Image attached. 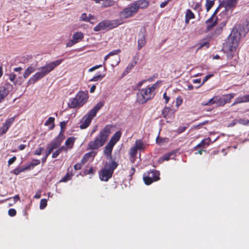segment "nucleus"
<instances>
[{
  "label": "nucleus",
  "instance_id": "obj_41",
  "mask_svg": "<svg viewBox=\"0 0 249 249\" xmlns=\"http://www.w3.org/2000/svg\"><path fill=\"white\" fill-rule=\"evenodd\" d=\"M114 4V1L113 0H106L102 4V6L103 7H107L112 6Z\"/></svg>",
  "mask_w": 249,
  "mask_h": 249
},
{
  "label": "nucleus",
  "instance_id": "obj_2",
  "mask_svg": "<svg viewBox=\"0 0 249 249\" xmlns=\"http://www.w3.org/2000/svg\"><path fill=\"white\" fill-rule=\"evenodd\" d=\"M161 80H158L151 86L140 89L137 94V102L140 104H143L154 98L156 90L161 83Z\"/></svg>",
  "mask_w": 249,
  "mask_h": 249
},
{
  "label": "nucleus",
  "instance_id": "obj_62",
  "mask_svg": "<svg viewBox=\"0 0 249 249\" xmlns=\"http://www.w3.org/2000/svg\"><path fill=\"white\" fill-rule=\"evenodd\" d=\"M41 151H40V150L39 149V148H38L37 149H36L35 151H34V154L35 155H37V156H39L41 154Z\"/></svg>",
  "mask_w": 249,
  "mask_h": 249
},
{
  "label": "nucleus",
  "instance_id": "obj_27",
  "mask_svg": "<svg viewBox=\"0 0 249 249\" xmlns=\"http://www.w3.org/2000/svg\"><path fill=\"white\" fill-rule=\"evenodd\" d=\"M226 23L225 22H222L214 30L213 35L214 36H218L220 35L223 30V27L225 26Z\"/></svg>",
  "mask_w": 249,
  "mask_h": 249
},
{
  "label": "nucleus",
  "instance_id": "obj_17",
  "mask_svg": "<svg viewBox=\"0 0 249 249\" xmlns=\"http://www.w3.org/2000/svg\"><path fill=\"white\" fill-rule=\"evenodd\" d=\"M66 122L65 121H62L60 122V126L61 127L60 132L59 134V135L55 138L53 140L55 141V142L61 144L63 142V140L65 138V137L64 136V133L65 131V129L66 125Z\"/></svg>",
  "mask_w": 249,
  "mask_h": 249
},
{
  "label": "nucleus",
  "instance_id": "obj_34",
  "mask_svg": "<svg viewBox=\"0 0 249 249\" xmlns=\"http://www.w3.org/2000/svg\"><path fill=\"white\" fill-rule=\"evenodd\" d=\"M73 176V174L72 172L70 173L69 172H68L66 175L60 179V182H66L68 181L71 180Z\"/></svg>",
  "mask_w": 249,
  "mask_h": 249
},
{
  "label": "nucleus",
  "instance_id": "obj_20",
  "mask_svg": "<svg viewBox=\"0 0 249 249\" xmlns=\"http://www.w3.org/2000/svg\"><path fill=\"white\" fill-rule=\"evenodd\" d=\"M97 152L91 151L87 153H86L83 157L81 162L82 163H86L88 160H89L90 158H92L93 159L96 155H97Z\"/></svg>",
  "mask_w": 249,
  "mask_h": 249
},
{
  "label": "nucleus",
  "instance_id": "obj_5",
  "mask_svg": "<svg viewBox=\"0 0 249 249\" xmlns=\"http://www.w3.org/2000/svg\"><path fill=\"white\" fill-rule=\"evenodd\" d=\"M89 98L87 91L80 90L77 92L75 97L70 99L68 106L71 108H80L88 102Z\"/></svg>",
  "mask_w": 249,
  "mask_h": 249
},
{
  "label": "nucleus",
  "instance_id": "obj_33",
  "mask_svg": "<svg viewBox=\"0 0 249 249\" xmlns=\"http://www.w3.org/2000/svg\"><path fill=\"white\" fill-rule=\"evenodd\" d=\"M35 71V69L32 67L30 66L28 67L25 71L23 73V77L25 79L27 78L30 74L34 72Z\"/></svg>",
  "mask_w": 249,
  "mask_h": 249
},
{
  "label": "nucleus",
  "instance_id": "obj_6",
  "mask_svg": "<svg viewBox=\"0 0 249 249\" xmlns=\"http://www.w3.org/2000/svg\"><path fill=\"white\" fill-rule=\"evenodd\" d=\"M118 165V163L113 160L106 162L104 167L99 173L100 179L102 181H107L112 177L114 171Z\"/></svg>",
  "mask_w": 249,
  "mask_h": 249
},
{
  "label": "nucleus",
  "instance_id": "obj_43",
  "mask_svg": "<svg viewBox=\"0 0 249 249\" xmlns=\"http://www.w3.org/2000/svg\"><path fill=\"white\" fill-rule=\"evenodd\" d=\"M137 147H135L134 146L132 147L129 152L130 157L132 158L135 157L137 154Z\"/></svg>",
  "mask_w": 249,
  "mask_h": 249
},
{
  "label": "nucleus",
  "instance_id": "obj_57",
  "mask_svg": "<svg viewBox=\"0 0 249 249\" xmlns=\"http://www.w3.org/2000/svg\"><path fill=\"white\" fill-rule=\"evenodd\" d=\"M187 128L186 126H180L178 129V132L179 133L183 132Z\"/></svg>",
  "mask_w": 249,
  "mask_h": 249
},
{
  "label": "nucleus",
  "instance_id": "obj_51",
  "mask_svg": "<svg viewBox=\"0 0 249 249\" xmlns=\"http://www.w3.org/2000/svg\"><path fill=\"white\" fill-rule=\"evenodd\" d=\"M121 51L120 49L113 50L108 53L110 56L114 55L119 53Z\"/></svg>",
  "mask_w": 249,
  "mask_h": 249
},
{
  "label": "nucleus",
  "instance_id": "obj_28",
  "mask_svg": "<svg viewBox=\"0 0 249 249\" xmlns=\"http://www.w3.org/2000/svg\"><path fill=\"white\" fill-rule=\"evenodd\" d=\"M235 95V93H232L226 94L225 96V98H222L221 100L222 103H221V105H225L227 103H230L231 102V99H232L234 96Z\"/></svg>",
  "mask_w": 249,
  "mask_h": 249
},
{
  "label": "nucleus",
  "instance_id": "obj_7",
  "mask_svg": "<svg viewBox=\"0 0 249 249\" xmlns=\"http://www.w3.org/2000/svg\"><path fill=\"white\" fill-rule=\"evenodd\" d=\"M103 102L97 103L87 114L84 115L81 122L80 128L82 129L87 128L91 123V120L96 115L98 111L104 106Z\"/></svg>",
  "mask_w": 249,
  "mask_h": 249
},
{
  "label": "nucleus",
  "instance_id": "obj_59",
  "mask_svg": "<svg viewBox=\"0 0 249 249\" xmlns=\"http://www.w3.org/2000/svg\"><path fill=\"white\" fill-rule=\"evenodd\" d=\"M163 98L165 100V104H167L170 100V97L166 95V93L165 92L163 95Z\"/></svg>",
  "mask_w": 249,
  "mask_h": 249
},
{
  "label": "nucleus",
  "instance_id": "obj_8",
  "mask_svg": "<svg viewBox=\"0 0 249 249\" xmlns=\"http://www.w3.org/2000/svg\"><path fill=\"white\" fill-rule=\"evenodd\" d=\"M123 23V19L121 18L111 20H104L100 22L95 26L93 28V30L95 32H98L107 29H112Z\"/></svg>",
  "mask_w": 249,
  "mask_h": 249
},
{
  "label": "nucleus",
  "instance_id": "obj_11",
  "mask_svg": "<svg viewBox=\"0 0 249 249\" xmlns=\"http://www.w3.org/2000/svg\"><path fill=\"white\" fill-rule=\"evenodd\" d=\"M61 144L53 140L47 144V148L45 150V155L42 158L41 161L42 164L46 162L48 157L53 151L54 149H56L60 146Z\"/></svg>",
  "mask_w": 249,
  "mask_h": 249
},
{
  "label": "nucleus",
  "instance_id": "obj_23",
  "mask_svg": "<svg viewBox=\"0 0 249 249\" xmlns=\"http://www.w3.org/2000/svg\"><path fill=\"white\" fill-rule=\"evenodd\" d=\"M211 142V140L210 138L203 139L201 141V142L199 143H198L196 146L194 147V149L195 150H196L197 148H203L205 147V146L206 145L208 146L210 144Z\"/></svg>",
  "mask_w": 249,
  "mask_h": 249
},
{
  "label": "nucleus",
  "instance_id": "obj_44",
  "mask_svg": "<svg viewBox=\"0 0 249 249\" xmlns=\"http://www.w3.org/2000/svg\"><path fill=\"white\" fill-rule=\"evenodd\" d=\"M47 205V201L46 199H42L40 202V209L42 210L44 209Z\"/></svg>",
  "mask_w": 249,
  "mask_h": 249
},
{
  "label": "nucleus",
  "instance_id": "obj_22",
  "mask_svg": "<svg viewBox=\"0 0 249 249\" xmlns=\"http://www.w3.org/2000/svg\"><path fill=\"white\" fill-rule=\"evenodd\" d=\"M121 132L120 131H117L112 136L109 142L111 144L115 145L117 142H118L121 137Z\"/></svg>",
  "mask_w": 249,
  "mask_h": 249
},
{
  "label": "nucleus",
  "instance_id": "obj_29",
  "mask_svg": "<svg viewBox=\"0 0 249 249\" xmlns=\"http://www.w3.org/2000/svg\"><path fill=\"white\" fill-rule=\"evenodd\" d=\"M146 43V39L144 36L142 35L140 36L138 41V49L141 50L142 47H143Z\"/></svg>",
  "mask_w": 249,
  "mask_h": 249
},
{
  "label": "nucleus",
  "instance_id": "obj_46",
  "mask_svg": "<svg viewBox=\"0 0 249 249\" xmlns=\"http://www.w3.org/2000/svg\"><path fill=\"white\" fill-rule=\"evenodd\" d=\"M237 121L238 123H239L243 125L249 124V120H245L244 119H239V120H237Z\"/></svg>",
  "mask_w": 249,
  "mask_h": 249
},
{
  "label": "nucleus",
  "instance_id": "obj_19",
  "mask_svg": "<svg viewBox=\"0 0 249 249\" xmlns=\"http://www.w3.org/2000/svg\"><path fill=\"white\" fill-rule=\"evenodd\" d=\"M137 11L139 9H146L149 5V1L148 0H138L133 2Z\"/></svg>",
  "mask_w": 249,
  "mask_h": 249
},
{
  "label": "nucleus",
  "instance_id": "obj_32",
  "mask_svg": "<svg viewBox=\"0 0 249 249\" xmlns=\"http://www.w3.org/2000/svg\"><path fill=\"white\" fill-rule=\"evenodd\" d=\"M54 118L50 117H49L47 120L45 122L44 125H48L49 124H51V126L49 127V129L52 130L53 129L54 127Z\"/></svg>",
  "mask_w": 249,
  "mask_h": 249
},
{
  "label": "nucleus",
  "instance_id": "obj_58",
  "mask_svg": "<svg viewBox=\"0 0 249 249\" xmlns=\"http://www.w3.org/2000/svg\"><path fill=\"white\" fill-rule=\"evenodd\" d=\"M170 0H167L164 2H161L160 4V7L162 8H164V7H165L168 4Z\"/></svg>",
  "mask_w": 249,
  "mask_h": 249
},
{
  "label": "nucleus",
  "instance_id": "obj_18",
  "mask_svg": "<svg viewBox=\"0 0 249 249\" xmlns=\"http://www.w3.org/2000/svg\"><path fill=\"white\" fill-rule=\"evenodd\" d=\"M15 117L8 118L2 126L0 128V135H2L6 133L12 124L15 121Z\"/></svg>",
  "mask_w": 249,
  "mask_h": 249
},
{
  "label": "nucleus",
  "instance_id": "obj_30",
  "mask_svg": "<svg viewBox=\"0 0 249 249\" xmlns=\"http://www.w3.org/2000/svg\"><path fill=\"white\" fill-rule=\"evenodd\" d=\"M221 100V98L218 96H214L213 98L210 99L207 103H204L205 106H211L214 104L218 103V101Z\"/></svg>",
  "mask_w": 249,
  "mask_h": 249
},
{
  "label": "nucleus",
  "instance_id": "obj_12",
  "mask_svg": "<svg viewBox=\"0 0 249 249\" xmlns=\"http://www.w3.org/2000/svg\"><path fill=\"white\" fill-rule=\"evenodd\" d=\"M138 11L133 3L128 5V7L124 8L121 13L122 16L125 18H127L132 17L134 15L136 14Z\"/></svg>",
  "mask_w": 249,
  "mask_h": 249
},
{
  "label": "nucleus",
  "instance_id": "obj_16",
  "mask_svg": "<svg viewBox=\"0 0 249 249\" xmlns=\"http://www.w3.org/2000/svg\"><path fill=\"white\" fill-rule=\"evenodd\" d=\"M237 0H224L222 4L224 6L226 12H232L233 9L236 7Z\"/></svg>",
  "mask_w": 249,
  "mask_h": 249
},
{
  "label": "nucleus",
  "instance_id": "obj_39",
  "mask_svg": "<svg viewBox=\"0 0 249 249\" xmlns=\"http://www.w3.org/2000/svg\"><path fill=\"white\" fill-rule=\"evenodd\" d=\"M105 76V74H99L96 76H94L92 78H91L89 81L92 82H96L98 81L101 80Z\"/></svg>",
  "mask_w": 249,
  "mask_h": 249
},
{
  "label": "nucleus",
  "instance_id": "obj_37",
  "mask_svg": "<svg viewBox=\"0 0 249 249\" xmlns=\"http://www.w3.org/2000/svg\"><path fill=\"white\" fill-rule=\"evenodd\" d=\"M214 0H206V1L205 6L207 12L209 11L211 9V8L213 6L214 3Z\"/></svg>",
  "mask_w": 249,
  "mask_h": 249
},
{
  "label": "nucleus",
  "instance_id": "obj_64",
  "mask_svg": "<svg viewBox=\"0 0 249 249\" xmlns=\"http://www.w3.org/2000/svg\"><path fill=\"white\" fill-rule=\"evenodd\" d=\"M26 147V146L25 144H20L18 146V148L19 150H23Z\"/></svg>",
  "mask_w": 249,
  "mask_h": 249
},
{
  "label": "nucleus",
  "instance_id": "obj_25",
  "mask_svg": "<svg viewBox=\"0 0 249 249\" xmlns=\"http://www.w3.org/2000/svg\"><path fill=\"white\" fill-rule=\"evenodd\" d=\"M56 149H57L52 153V157L53 159L56 158L63 151H67V148L64 146L58 147Z\"/></svg>",
  "mask_w": 249,
  "mask_h": 249
},
{
  "label": "nucleus",
  "instance_id": "obj_53",
  "mask_svg": "<svg viewBox=\"0 0 249 249\" xmlns=\"http://www.w3.org/2000/svg\"><path fill=\"white\" fill-rule=\"evenodd\" d=\"M102 67V65H96L95 66H93L91 68H90L89 70V72H92L94 71H95V70L100 68Z\"/></svg>",
  "mask_w": 249,
  "mask_h": 249
},
{
  "label": "nucleus",
  "instance_id": "obj_63",
  "mask_svg": "<svg viewBox=\"0 0 249 249\" xmlns=\"http://www.w3.org/2000/svg\"><path fill=\"white\" fill-rule=\"evenodd\" d=\"M41 191H39L38 192H37L35 195L34 196V198H36V199H38V198H40V197H41Z\"/></svg>",
  "mask_w": 249,
  "mask_h": 249
},
{
  "label": "nucleus",
  "instance_id": "obj_60",
  "mask_svg": "<svg viewBox=\"0 0 249 249\" xmlns=\"http://www.w3.org/2000/svg\"><path fill=\"white\" fill-rule=\"evenodd\" d=\"M237 123H238V121H237V120H233L231 123H230L229 125H228V126L229 127H233V126H234Z\"/></svg>",
  "mask_w": 249,
  "mask_h": 249
},
{
  "label": "nucleus",
  "instance_id": "obj_26",
  "mask_svg": "<svg viewBox=\"0 0 249 249\" xmlns=\"http://www.w3.org/2000/svg\"><path fill=\"white\" fill-rule=\"evenodd\" d=\"M76 138L74 137L68 138L65 142V144L69 149L72 148Z\"/></svg>",
  "mask_w": 249,
  "mask_h": 249
},
{
  "label": "nucleus",
  "instance_id": "obj_15",
  "mask_svg": "<svg viewBox=\"0 0 249 249\" xmlns=\"http://www.w3.org/2000/svg\"><path fill=\"white\" fill-rule=\"evenodd\" d=\"M218 9L219 7L217 8L211 17L206 21V24H207L206 29V32L210 31L214 26L217 24V19H216L215 20H213V18L215 14L217 13Z\"/></svg>",
  "mask_w": 249,
  "mask_h": 249
},
{
  "label": "nucleus",
  "instance_id": "obj_61",
  "mask_svg": "<svg viewBox=\"0 0 249 249\" xmlns=\"http://www.w3.org/2000/svg\"><path fill=\"white\" fill-rule=\"evenodd\" d=\"M244 102H249V94L243 96Z\"/></svg>",
  "mask_w": 249,
  "mask_h": 249
},
{
  "label": "nucleus",
  "instance_id": "obj_56",
  "mask_svg": "<svg viewBox=\"0 0 249 249\" xmlns=\"http://www.w3.org/2000/svg\"><path fill=\"white\" fill-rule=\"evenodd\" d=\"M16 159L17 158L16 156H13L12 158H10L8 161V165H10L13 164L16 161Z\"/></svg>",
  "mask_w": 249,
  "mask_h": 249
},
{
  "label": "nucleus",
  "instance_id": "obj_38",
  "mask_svg": "<svg viewBox=\"0 0 249 249\" xmlns=\"http://www.w3.org/2000/svg\"><path fill=\"white\" fill-rule=\"evenodd\" d=\"M16 75L14 73H11L9 74V80L12 82L14 85L18 84L20 85V83H18V81L16 80Z\"/></svg>",
  "mask_w": 249,
  "mask_h": 249
},
{
  "label": "nucleus",
  "instance_id": "obj_1",
  "mask_svg": "<svg viewBox=\"0 0 249 249\" xmlns=\"http://www.w3.org/2000/svg\"><path fill=\"white\" fill-rule=\"evenodd\" d=\"M243 29V26L240 24L235 25L227 39L225 48L228 51L227 57L229 58H231L236 52L241 36L245 35V33L242 31Z\"/></svg>",
  "mask_w": 249,
  "mask_h": 249
},
{
  "label": "nucleus",
  "instance_id": "obj_35",
  "mask_svg": "<svg viewBox=\"0 0 249 249\" xmlns=\"http://www.w3.org/2000/svg\"><path fill=\"white\" fill-rule=\"evenodd\" d=\"M40 163V160L38 159H34L32 162L27 166L25 167V169H30L31 167H34L36 166L39 165Z\"/></svg>",
  "mask_w": 249,
  "mask_h": 249
},
{
  "label": "nucleus",
  "instance_id": "obj_42",
  "mask_svg": "<svg viewBox=\"0 0 249 249\" xmlns=\"http://www.w3.org/2000/svg\"><path fill=\"white\" fill-rule=\"evenodd\" d=\"M137 63L136 61H134L132 63H129L125 69V72L128 73L136 65Z\"/></svg>",
  "mask_w": 249,
  "mask_h": 249
},
{
  "label": "nucleus",
  "instance_id": "obj_24",
  "mask_svg": "<svg viewBox=\"0 0 249 249\" xmlns=\"http://www.w3.org/2000/svg\"><path fill=\"white\" fill-rule=\"evenodd\" d=\"M95 19V18L93 16L89 14V16H87L86 13H83L80 17L81 21H84L86 22H89L91 23H93L91 20H94Z\"/></svg>",
  "mask_w": 249,
  "mask_h": 249
},
{
  "label": "nucleus",
  "instance_id": "obj_9",
  "mask_svg": "<svg viewBox=\"0 0 249 249\" xmlns=\"http://www.w3.org/2000/svg\"><path fill=\"white\" fill-rule=\"evenodd\" d=\"M160 173L159 171L156 170H153L144 174L143 177V179L144 183L149 185L152 184L153 182L157 181L160 179Z\"/></svg>",
  "mask_w": 249,
  "mask_h": 249
},
{
  "label": "nucleus",
  "instance_id": "obj_31",
  "mask_svg": "<svg viewBox=\"0 0 249 249\" xmlns=\"http://www.w3.org/2000/svg\"><path fill=\"white\" fill-rule=\"evenodd\" d=\"M195 18L194 14L190 9H187L185 15V22L188 24L191 19Z\"/></svg>",
  "mask_w": 249,
  "mask_h": 249
},
{
  "label": "nucleus",
  "instance_id": "obj_36",
  "mask_svg": "<svg viewBox=\"0 0 249 249\" xmlns=\"http://www.w3.org/2000/svg\"><path fill=\"white\" fill-rule=\"evenodd\" d=\"M175 153L174 152H170L169 153H168L165 155H164L162 157H161V159L162 161L164 160H168L170 159H172L171 157L172 156L175 155Z\"/></svg>",
  "mask_w": 249,
  "mask_h": 249
},
{
  "label": "nucleus",
  "instance_id": "obj_54",
  "mask_svg": "<svg viewBox=\"0 0 249 249\" xmlns=\"http://www.w3.org/2000/svg\"><path fill=\"white\" fill-rule=\"evenodd\" d=\"M84 173L86 175L92 174L94 173L93 169L92 167H91L89 170H86L84 171Z\"/></svg>",
  "mask_w": 249,
  "mask_h": 249
},
{
  "label": "nucleus",
  "instance_id": "obj_21",
  "mask_svg": "<svg viewBox=\"0 0 249 249\" xmlns=\"http://www.w3.org/2000/svg\"><path fill=\"white\" fill-rule=\"evenodd\" d=\"M114 145L108 142L104 148V154L106 157H109L110 160H112L111 153Z\"/></svg>",
  "mask_w": 249,
  "mask_h": 249
},
{
  "label": "nucleus",
  "instance_id": "obj_40",
  "mask_svg": "<svg viewBox=\"0 0 249 249\" xmlns=\"http://www.w3.org/2000/svg\"><path fill=\"white\" fill-rule=\"evenodd\" d=\"M135 147H137V149H143L144 148L142 142L141 140H136Z\"/></svg>",
  "mask_w": 249,
  "mask_h": 249
},
{
  "label": "nucleus",
  "instance_id": "obj_13",
  "mask_svg": "<svg viewBox=\"0 0 249 249\" xmlns=\"http://www.w3.org/2000/svg\"><path fill=\"white\" fill-rule=\"evenodd\" d=\"M84 37L83 33L81 32H76L72 36V39L69 40L67 43V47H71L74 44L82 40Z\"/></svg>",
  "mask_w": 249,
  "mask_h": 249
},
{
  "label": "nucleus",
  "instance_id": "obj_47",
  "mask_svg": "<svg viewBox=\"0 0 249 249\" xmlns=\"http://www.w3.org/2000/svg\"><path fill=\"white\" fill-rule=\"evenodd\" d=\"M167 138H162L160 137H157L156 138V142L157 144H160L162 143L165 142V140H167Z\"/></svg>",
  "mask_w": 249,
  "mask_h": 249
},
{
  "label": "nucleus",
  "instance_id": "obj_4",
  "mask_svg": "<svg viewBox=\"0 0 249 249\" xmlns=\"http://www.w3.org/2000/svg\"><path fill=\"white\" fill-rule=\"evenodd\" d=\"M111 126L106 125L100 132L98 136L94 140L89 142L88 144V150H98L103 146L107 142L109 134L111 133Z\"/></svg>",
  "mask_w": 249,
  "mask_h": 249
},
{
  "label": "nucleus",
  "instance_id": "obj_48",
  "mask_svg": "<svg viewBox=\"0 0 249 249\" xmlns=\"http://www.w3.org/2000/svg\"><path fill=\"white\" fill-rule=\"evenodd\" d=\"M170 111V109L168 107H165L163 108L162 110V114L163 116V117L165 118H167L168 114L169 112Z\"/></svg>",
  "mask_w": 249,
  "mask_h": 249
},
{
  "label": "nucleus",
  "instance_id": "obj_52",
  "mask_svg": "<svg viewBox=\"0 0 249 249\" xmlns=\"http://www.w3.org/2000/svg\"><path fill=\"white\" fill-rule=\"evenodd\" d=\"M26 170V169H25V167H24V168H21V169H18V168L17 169H15V170H14V173L16 175H18L20 172H23V171H24Z\"/></svg>",
  "mask_w": 249,
  "mask_h": 249
},
{
  "label": "nucleus",
  "instance_id": "obj_45",
  "mask_svg": "<svg viewBox=\"0 0 249 249\" xmlns=\"http://www.w3.org/2000/svg\"><path fill=\"white\" fill-rule=\"evenodd\" d=\"M244 100L243 99V96L239 97L236 98V99L235 100L233 103H232L231 106H234L237 104L242 103H244Z\"/></svg>",
  "mask_w": 249,
  "mask_h": 249
},
{
  "label": "nucleus",
  "instance_id": "obj_14",
  "mask_svg": "<svg viewBox=\"0 0 249 249\" xmlns=\"http://www.w3.org/2000/svg\"><path fill=\"white\" fill-rule=\"evenodd\" d=\"M218 9L219 7L217 8L211 17L206 21V24H207L206 29V32L210 31L214 26L217 24V19H216L215 20H213V18L215 14L217 13Z\"/></svg>",
  "mask_w": 249,
  "mask_h": 249
},
{
  "label": "nucleus",
  "instance_id": "obj_49",
  "mask_svg": "<svg viewBox=\"0 0 249 249\" xmlns=\"http://www.w3.org/2000/svg\"><path fill=\"white\" fill-rule=\"evenodd\" d=\"M16 213H17V211L15 209H10L9 210H8V214L10 216H14L16 215Z\"/></svg>",
  "mask_w": 249,
  "mask_h": 249
},
{
  "label": "nucleus",
  "instance_id": "obj_55",
  "mask_svg": "<svg viewBox=\"0 0 249 249\" xmlns=\"http://www.w3.org/2000/svg\"><path fill=\"white\" fill-rule=\"evenodd\" d=\"M213 74H210L205 76L203 80L202 84H204L209 78L213 76Z\"/></svg>",
  "mask_w": 249,
  "mask_h": 249
},
{
  "label": "nucleus",
  "instance_id": "obj_50",
  "mask_svg": "<svg viewBox=\"0 0 249 249\" xmlns=\"http://www.w3.org/2000/svg\"><path fill=\"white\" fill-rule=\"evenodd\" d=\"M84 163H77L74 165V168L75 170H80L82 168V165Z\"/></svg>",
  "mask_w": 249,
  "mask_h": 249
},
{
  "label": "nucleus",
  "instance_id": "obj_3",
  "mask_svg": "<svg viewBox=\"0 0 249 249\" xmlns=\"http://www.w3.org/2000/svg\"><path fill=\"white\" fill-rule=\"evenodd\" d=\"M63 59H58L56 61L47 63L44 66L41 67L39 69L41 70V71L37 72L32 75L27 82V85H30L34 84L37 81L43 78L45 76L53 71L55 68L59 66L63 61Z\"/></svg>",
  "mask_w": 249,
  "mask_h": 249
},
{
  "label": "nucleus",
  "instance_id": "obj_10",
  "mask_svg": "<svg viewBox=\"0 0 249 249\" xmlns=\"http://www.w3.org/2000/svg\"><path fill=\"white\" fill-rule=\"evenodd\" d=\"M13 89V85L8 82H6L0 86V103L5 100Z\"/></svg>",
  "mask_w": 249,
  "mask_h": 249
}]
</instances>
